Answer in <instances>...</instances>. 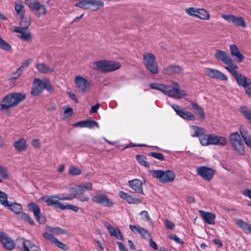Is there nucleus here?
<instances>
[{
	"instance_id": "nucleus-11",
	"label": "nucleus",
	"mask_w": 251,
	"mask_h": 251,
	"mask_svg": "<svg viewBox=\"0 0 251 251\" xmlns=\"http://www.w3.org/2000/svg\"><path fill=\"white\" fill-rule=\"evenodd\" d=\"M204 73L205 75L213 78L224 81H227L228 79L227 76L226 75L218 70L205 68L204 70Z\"/></svg>"
},
{
	"instance_id": "nucleus-18",
	"label": "nucleus",
	"mask_w": 251,
	"mask_h": 251,
	"mask_svg": "<svg viewBox=\"0 0 251 251\" xmlns=\"http://www.w3.org/2000/svg\"><path fill=\"white\" fill-rule=\"evenodd\" d=\"M0 240L6 249L11 251L15 247V243L13 240L3 232L0 231Z\"/></svg>"
},
{
	"instance_id": "nucleus-52",
	"label": "nucleus",
	"mask_w": 251,
	"mask_h": 251,
	"mask_svg": "<svg viewBox=\"0 0 251 251\" xmlns=\"http://www.w3.org/2000/svg\"><path fill=\"white\" fill-rule=\"evenodd\" d=\"M42 81L44 89H46L49 92L53 91L54 89L48 79H44Z\"/></svg>"
},
{
	"instance_id": "nucleus-40",
	"label": "nucleus",
	"mask_w": 251,
	"mask_h": 251,
	"mask_svg": "<svg viewBox=\"0 0 251 251\" xmlns=\"http://www.w3.org/2000/svg\"><path fill=\"white\" fill-rule=\"evenodd\" d=\"M68 198H72L71 200L77 198L81 201H88L89 200V197L84 194H71L68 195Z\"/></svg>"
},
{
	"instance_id": "nucleus-60",
	"label": "nucleus",
	"mask_w": 251,
	"mask_h": 251,
	"mask_svg": "<svg viewBox=\"0 0 251 251\" xmlns=\"http://www.w3.org/2000/svg\"><path fill=\"white\" fill-rule=\"evenodd\" d=\"M79 185L81 186V188L85 189V191H90L92 190L93 188L92 183L91 182L82 183L79 184Z\"/></svg>"
},
{
	"instance_id": "nucleus-49",
	"label": "nucleus",
	"mask_w": 251,
	"mask_h": 251,
	"mask_svg": "<svg viewBox=\"0 0 251 251\" xmlns=\"http://www.w3.org/2000/svg\"><path fill=\"white\" fill-rule=\"evenodd\" d=\"M136 158L139 163L144 166L147 167L149 165V163L147 161V158L143 155H137Z\"/></svg>"
},
{
	"instance_id": "nucleus-51",
	"label": "nucleus",
	"mask_w": 251,
	"mask_h": 251,
	"mask_svg": "<svg viewBox=\"0 0 251 251\" xmlns=\"http://www.w3.org/2000/svg\"><path fill=\"white\" fill-rule=\"evenodd\" d=\"M15 9L17 13L20 16L24 14V6L20 3H16Z\"/></svg>"
},
{
	"instance_id": "nucleus-43",
	"label": "nucleus",
	"mask_w": 251,
	"mask_h": 251,
	"mask_svg": "<svg viewBox=\"0 0 251 251\" xmlns=\"http://www.w3.org/2000/svg\"><path fill=\"white\" fill-rule=\"evenodd\" d=\"M200 8L190 7L185 9V13L190 17L197 18Z\"/></svg>"
},
{
	"instance_id": "nucleus-1",
	"label": "nucleus",
	"mask_w": 251,
	"mask_h": 251,
	"mask_svg": "<svg viewBox=\"0 0 251 251\" xmlns=\"http://www.w3.org/2000/svg\"><path fill=\"white\" fill-rule=\"evenodd\" d=\"M172 86L159 83H151L150 87L152 89L158 90L170 97L180 99L187 95L186 92L180 89L177 82L173 81Z\"/></svg>"
},
{
	"instance_id": "nucleus-38",
	"label": "nucleus",
	"mask_w": 251,
	"mask_h": 251,
	"mask_svg": "<svg viewBox=\"0 0 251 251\" xmlns=\"http://www.w3.org/2000/svg\"><path fill=\"white\" fill-rule=\"evenodd\" d=\"M104 2L101 0H91L90 10L92 11H97L103 7Z\"/></svg>"
},
{
	"instance_id": "nucleus-45",
	"label": "nucleus",
	"mask_w": 251,
	"mask_h": 251,
	"mask_svg": "<svg viewBox=\"0 0 251 251\" xmlns=\"http://www.w3.org/2000/svg\"><path fill=\"white\" fill-rule=\"evenodd\" d=\"M91 0H83L75 3V6L81 8L90 10Z\"/></svg>"
},
{
	"instance_id": "nucleus-23",
	"label": "nucleus",
	"mask_w": 251,
	"mask_h": 251,
	"mask_svg": "<svg viewBox=\"0 0 251 251\" xmlns=\"http://www.w3.org/2000/svg\"><path fill=\"white\" fill-rule=\"evenodd\" d=\"M105 226L108 229L111 236H115L117 239L124 240V237L121 233L120 230L118 228H115L112 225L106 223L104 224Z\"/></svg>"
},
{
	"instance_id": "nucleus-19",
	"label": "nucleus",
	"mask_w": 251,
	"mask_h": 251,
	"mask_svg": "<svg viewBox=\"0 0 251 251\" xmlns=\"http://www.w3.org/2000/svg\"><path fill=\"white\" fill-rule=\"evenodd\" d=\"M44 90L43 81L39 78H36L34 80L33 84V87L31 94L33 96H36L41 94Z\"/></svg>"
},
{
	"instance_id": "nucleus-47",
	"label": "nucleus",
	"mask_w": 251,
	"mask_h": 251,
	"mask_svg": "<svg viewBox=\"0 0 251 251\" xmlns=\"http://www.w3.org/2000/svg\"><path fill=\"white\" fill-rule=\"evenodd\" d=\"M49 231L54 235L63 234L66 233V231L58 227H50Z\"/></svg>"
},
{
	"instance_id": "nucleus-41",
	"label": "nucleus",
	"mask_w": 251,
	"mask_h": 251,
	"mask_svg": "<svg viewBox=\"0 0 251 251\" xmlns=\"http://www.w3.org/2000/svg\"><path fill=\"white\" fill-rule=\"evenodd\" d=\"M21 18V25L23 29H26L31 24V20L29 17H26L25 15L20 16Z\"/></svg>"
},
{
	"instance_id": "nucleus-33",
	"label": "nucleus",
	"mask_w": 251,
	"mask_h": 251,
	"mask_svg": "<svg viewBox=\"0 0 251 251\" xmlns=\"http://www.w3.org/2000/svg\"><path fill=\"white\" fill-rule=\"evenodd\" d=\"M32 60L31 58H29L23 62L21 66L16 72V74L17 75V76L13 77L12 79L16 80L18 77L21 76L23 71L25 70L27 68V67L32 62Z\"/></svg>"
},
{
	"instance_id": "nucleus-2",
	"label": "nucleus",
	"mask_w": 251,
	"mask_h": 251,
	"mask_svg": "<svg viewBox=\"0 0 251 251\" xmlns=\"http://www.w3.org/2000/svg\"><path fill=\"white\" fill-rule=\"evenodd\" d=\"M200 142L204 146L212 145L224 147L227 144V140L226 137L215 134L203 135L200 137Z\"/></svg>"
},
{
	"instance_id": "nucleus-14",
	"label": "nucleus",
	"mask_w": 251,
	"mask_h": 251,
	"mask_svg": "<svg viewBox=\"0 0 251 251\" xmlns=\"http://www.w3.org/2000/svg\"><path fill=\"white\" fill-rule=\"evenodd\" d=\"M198 175L201 176L204 179L210 181L215 174V171L210 168L206 166H201L197 169Z\"/></svg>"
},
{
	"instance_id": "nucleus-44",
	"label": "nucleus",
	"mask_w": 251,
	"mask_h": 251,
	"mask_svg": "<svg viewBox=\"0 0 251 251\" xmlns=\"http://www.w3.org/2000/svg\"><path fill=\"white\" fill-rule=\"evenodd\" d=\"M9 203L7 195L0 190V204L6 207L9 206Z\"/></svg>"
},
{
	"instance_id": "nucleus-29",
	"label": "nucleus",
	"mask_w": 251,
	"mask_h": 251,
	"mask_svg": "<svg viewBox=\"0 0 251 251\" xmlns=\"http://www.w3.org/2000/svg\"><path fill=\"white\" fill-rule=\"evenodd\" d=\"M234 222L245 232L251 234V226L249 224L239 219L235 220Z\"/></svg>"
},
{
	"instance_id": "nucleus-48",
	"label": "nucleus",
	"mask_w": 251,
	"mask_h": 251,
	"mask_svg": "<svg viewBox=\"0 0 251 251\" xmlns=\"http://www.w3.org/2000/svg\"><path fill=\"white\" fill-rule=\"evenodd\" d=\"M69 174L71 176H78L82 173L81 170L75 166H71L69 170Z\"/></svg>"
},
{
	"instance_id": "nucleus-42",
	"label": "nucleus",
	"mask_w": 251,
	"mask_h": 251,
	"mask_svg": "<svg viewBox=\"0 0 251 251\" xmlns=\"http://www.w3.org/2000/svg\"><path fill=\"white\" fill-rule=\"evenodd\" d=\"M191 127L193 129L194 132V133L192 135V137H199L200 135L205 133V130L204 128L197 126H192Z\"/></svg>"
},
{
	"instance_id": "nucleus-31",
	"label": "nucleus",
	"mask_w": 251,
	"mask_h": 251,
	"mask_svg": "<svg viewBox=\"0 0 251 251\" xmlns=\"http://www.w3.org/2000/svg\"><path fill=\"white\" fill-rule=\"evenodd\" d=\"M14 146L19 152H22L26 150L27 145L25 139L21 138L14 142Z\"/></svg>"
},
{
	"instance_id": "nucleus-9",
	"label": "nucleus",
	"mask_w": 251,
	"mask_h": 251,
	"mask_svg": "<svg viewBox=\"0 0 251 251\" xmlns=\"http://www.w3.org/2000/svg\"><path fill=\"white\" fill-rule=\"evenodd\" d=\"M215 57L227 65L225 67L226 70V68L230 69L236 64L227 52L222 50H217L215 52Z\"/></svg>"
},
{
	"instance_id": "nucleus-37",
	"label": "nucleus",
	"mask_w": 251,
	"mask_h": 251,
	"mask_svg": "<svg viewBox=\"0 0 251 251\" xmlns=\"http://www.w3.org/2000/svg\"><path fill=\"white\" fill-rule=\"evenodd\" d=\"M240 112L247 119L248 122L251 125V111L246 106H242L240 108Z\"/></svg>"
},
{
	"instance_id": "nucleus-28",
	"label": "nucleus",
	"mask_w": 251,
	"mask_h": 251,
	"mask_svg": "<svg viewBox=\"0 0 251 251\" xmlns=\"http://www.w3.org/2000/svg\"><path fill=\"white\" fill-rule=\"evenodd\" d=\"M239 131L245 143L251 149V136L249 134L248 130L243 126H241Z\"/></svg>"
},
{
	"instance_id": "nucleus-17",
	"label": "nucleus",
	"mask_w": 251,
	"mask_h": 251,
	"mask_svg": "<svg viewBox=\"0 0 251 251\" xmlns=\"http://www.w3.org/2000/svg\"><path fill=\"white\" fill-rule=\"evenodd\" d=\"M183 69L179 65H171L164 68L162 73L165 75H179L182 73Z\"/></svg>"
},
{
	"instance_id": "nucleus-39",
	"label": "nucleus",
	"mask_w": 251,
	"mask_h": 251,
	"mask_svg": "<svg viewBox=\"0 0 251 251\" xmlns=\"http://www.w3.org/2000/svg\"><path fill=\"white\" fill-rule=\"evenodd\" d=\"M7 207L9 208L11 211L16 214H19L20 215V213H22V206L17 203L15 202L11 204L9 203V206Z\"/></svg>"
},
{
	"instance_id": "nucleus-58",
	"label": "nucleus",
	"mask_w": 251,
	"mask_h": 251,
	"mask_svg": "<svg viewBox=\"0 0 251 251\" xmlns=\"http://www.w3.org/2000/svg\"><path fill=\"white\" fill-rule=\"evenodd\" d=\"M43 236L46 239L50 241L52 243H54L55 242V241H56V240L57 239V238H55L52 235V234H50L48 232L44 233L43 234Z\"/></svg>"
},
{
	"instance_id": "nucleus-10",
	"label": "nucleus",
	"mask_w": 251,
	"mask_h": 251,
	"mask_svg": "<svg viewBox=\"0 0 251 251\" xmlns=\"http://www.w3.org/2000/svg\"><path fill=\"white\" fill-rule=\"evenodd\" d=\"M93 202L100 204L105 207H110L114 205V202L104 193H97L92 198Z\"/></svg>"
},
{
	"instance_id": "nucleus-4",
	"label": "nucleus",
	"mask_w": 251,
	"mask_h": 251,
	"mask_svg": "<svg viewBox=\"0 0 251 251\" xmlns=\"http://www.w3.org/2000/svg\"><path fill=\"white\" fill-rule=\"evenodd\" d=\"M229 141L232 148L238 155L245 154V146L240 134L237 132L232 133L229 135Z\"/></svg>"
},
{
	"instance_id": "nucleus-24",
	"label": "nucleus",
	"mask_w": 251,
	"mask_h": 251,
	"mask_svg": "<svg viewBox=\"0 0 251 251\" xmlns=\"http://www.w3.org/2000/svg\"><path fill=\"white\" fill-rule=\"evenodd\" d=\"M74 126H79L81 127H87L89 128H93L95 126L99 127V124L98 122L95 121L88 120L77 122L74 125Z\"/></svg>"
},
{
	"instance_id": "nucleus-64",
	"label": "nucleus",
	"mask_w": 251,
	"mask_h": 251,
	"mask_svg": "<svg viewBox=\"0 0 251 251\" xmlns=\"http://www.w3.org/2000/svg\"><path fill=\"white\" fill-rule=\"evenodd\" d=\"M244 88L245 89L247 94L251 98V81L248 82Z\"/></svg>"
},
{
	"instance_id": "nucleus-20",
	"label": "nucleus",
	"mask_w": 251,
	"mask_h": 251,
	"mask_svg": "<svg viewBox=\"0 0 251 251\" xmlns=\"http://www.w3.org/2000/svg\"><path fill=\"white\" fill-rule=\"evenodd\" d=\"M199 213L206 223L211 225L215 224L216 218L215 214L203 210H199Z\"/></svg>"
},
{
	"instance_id": "nucleus-30",
	"label": "nucleus",
	"mask_w": 251,
	"mask_h": 251,
	"mask_svg": "<svg viewBox=\"0 0 251 251\" xmlns=\"http://www.w3.org/2000/svg\"><path fill=\"white\" fill-rule=\"evenodd\" d=\"M106 73L111 72L119 69L121 67V64L118 62L108 61L105 60Z\"/></svg>"
},
{
	"instance_id": "nucleus-57",
	"label": "nucleus",
	"mask_w": 251,
	"mask_h": 251,
	"mask_svg": "<svg viewBox=\"0 0 251 251\" xmlns=\"http://www.w3.org/2000/svg\"><path fill=\"white\" fill-rule=\"evenodd\" d=\"M126 201L129 203H138L142 202L141 199L138 198H133L131 196H129Z\"/></svg>"
},
{
	"instance_id": "nucleus-12",
	"label": "nucleus",
	"mask_w": 251,
	"mask_h": 251,
	"mask_svg": "<svg viewBox=\"0 0 251 251\" xmlns=\"http://www.w3.org/2000/svg\"><path fill=\"white\" fill-rule=\"evenodd\" d=\"M27 206L29 210L33 213L35 217L40 224H43L46 222V219L41 213L40 208L38 205L34 202H30L28 203Z\"/></svg>"
},
{
	"instance_id": "nucleus-59",
	"label": "nucleus",
	"mask_w": 251,
	"mask_h": 251,
	"mask_svg": "<svg viewBox=\"0 0 251 251\" xmlns=\"http://www.w3.org/2000/svg\"><path fill=\"white\" fill-rule=\"evenodd\" d=\"M8 176L7 170L0 165V176L2 178L6 179Z\"/></svg>"
},
{
	"instance_id": "nucleus-55",
	"label": "nucleus",
	"mask_w": 251,
	"mask_h": 251,
	"mask_svg": "<svg viewBox=\"0 0 251 251\" xmlns=\"http://www.w3.org/2000/svg\"><path fill=\"white\" fill-rule=\"evenodd\" d=\"M53 244H54L59 248L63 250V251H67L68 250V246L60 242L57 239L56 240V241Z\"/></svg>"
},
{
	"instance_id": "nucleus-35",
	"label": "nucleus",
	"mask_w": 251,
	"mask_h": 251,
	"mask_svg": "<svg viewBox=\"0 0 251 251\" xmlns=\"http://www.w3.org/2000/svg\"><path fill=\"white\" fill-rule=\"evenodd\" d=\"M105 60L94 62L92 68L100 72H106Z\"/></svg>"
},
{
	"instance_id": "nucleus-62",
	"label": "nucleus",
	"mask_w": 251,
	"mask_h": 251,
	"mask_svg": "<svg viewBox=\"0 0 251 251\" xmlns=\"http://www.w3.org/2000/svg\"><path fill=\"white\" fill-rule=\"evenodd\" d=\"M170 238L172 240H173L178 244H183L184 243L183 241L180 238H179L178 237H177L176 235L174 234H171L170 235Z\"/></svg>"
},
{
	"instance_id": "nucleus-3",
	"label": "nucleus",
	"mask_w": 251,
	"mask_h": 251,
	"mask_svg": "<svg viewBox=\"0 0 251 251\" xmlns=\"http://www.w3.org/2000/svg\"><path fill=\"white\" fill-rule=\"evenodd\" d=\"M26 98V95L20 93H15L5 96L2 100L4 110H8L11 107L17 106Z\"/></svg>"
},
{
	"instance_id": "nucleus-32",
	"label": "nucleus",
	"mask_w": 251,
	"mask_h": 251,
	"mask_svg": "<svg viewBox=\"0 0 251 251\" xmlns=\"http://www.w3.org/2000/svg\"><path fill=\"white\" fill-rule=\"evenodd\" d=\"M191 103L194 113L197 115L199 116L201 119L204 120L205 118V114L202 108L193 101H191Z\"/></svg>"
},
{
	"instance_id": "nucleus-5",
	"label": "nucleus",
	"mask_w": 251,
	"mask_h": 251,
	"mask_svg": "<svg viewBox=\"0 0 251 251\" xmlns=\"http://www.w3.org/2000/svg\"><path fill=\"white\" fill-rule=\"evenodd\" d=\"M152 176L158 179L163 183H168L174 181L176 175L174 172L171 170L163 171L162 170H151L150 171Z\"/></svg>"
},
{
	"instance_id": "nucleus-13",
	"label": "nucleus",
	"mask_w": 251,
	"mask_h": 251,
	"mask_svg": "<svg viewBox=\"0 0 251 251\" xmlns=\"http://www.w3.org/2000/svg\"><path fill=\"white\" fill-rule=\"evenodd\" d=\"M222 18L228 23H232L235 26L243 28L247 26L245 20L241 17H237L233 15H223Z\"/></svg>"
},
{
	"instance_id": "nucleus-56",
	"label": "nucleus",
	"mask_w": 251,
	"mask_h": 251,
	"mask_svg": "<svg viewBox=\"0 0 251 251\" xmlns=\"http://www.w3.org/2000/svg\"><path fill=\"white\" fill-rule=\"evenodd\" d=\"M150 155L153 158H156L159 160H164L165 157L162 153L155 152H151L150 153Z\"/></svg>"
},
{
	"instance_id": "nucleus-34",
	"label": "nucleus",
	"mask_w": 251,
	"mask_h": 251,
	"mask_svg": "<svg viewBox=\"0 0 251 251\" xmlns=\"http://www.w3.org/2000/svg\"><path fill=\"white\" fill-rule=\"evenodd\" d=\"M197 18L203 21H208L210 19V14L209 12L206 9L200 8Z\"/></svg>"
},
{
	"instance_id": "nucleus-63",
	"label": "nucleus",
	"mask_w": 251,
	"mask_h": 251,
	"mask_svg": "<svg viewBox=\"0 0 251 251\" xmlns=\"http://www.w3.org/2000/svg\"><path fill=\"white\" fill-rule=\"evenodd\" d=\"M25 243H26L28 248H30V249L33 250L35 251H38L39 250V248L34 244L32 243L30 241L26 240V242Z\"/></svg>"
},
{
	"instance_id": "nucleus-6",
	"label": "nucleus",
	"mask_w": 251,
	"mask_h": 251,
	"mask_svg": "<svg viewBox=\"0 0 251 251\" xmlns=\"http://www.w3.org/2000/svg\"><path fill=\"white\" fill-rule=\"evenodd\" d=\"M144 63L147 69L152 74L158 73V66L155 55L150 52H146L143 54Z\"/></svg>"
},
{
	"instance_id": "nucleus-7",
	"label": "nucleus",
	"mask_w": 251,
	"mask_h": 251,
	"mask_svg": "<svg viewBox=\"0 0 251 251\" xmlns=\"http://www.w3.org/2000/svg\"><path fill=\"white\" fill-rule=\"evenodd\" d=\"M72 198H68V195L61 194L59 195H52L42 198L48 205L54 206L56 208L62 210L64 203L60 201L71 200Z\"/></svg>"
},
{
	"instance_id": "nucleus-25",
	"label": "nucleus",
	"mask_w": 251,
	"mask_h": 251,
	"mask_svg": "<svg viewBox=\"0 0 251 251\" xmlns=\"http://www.w3.org/2000/svg\"><path fill=\"white\" fill-rule=\"evenodd\" d=\"M36 67L41 74H51L54 71V68L49 66L45 63H38L36 65Z\"/></svg>"
},
{
	"instance_id": "nucleus-16",
	"label": "nucleus",
	"mask_w": 251,
	"mask_h": 251,
	"mask_svg": "<svg viewBox=\"0 0 251 251\" xmlns=\"http://www.w3.org/2000/svg\"><path fill=\"white\" fill-rule=\"evenodd\" d=\"M172 107L180 117L184 119L191 121H194L196 119L195 115L192 113L184 110L177 105L173 104Z\"/></svg>"
},
{
	"instance_id": "nucleus-54",
	"label": "nucleus",
	"mask_w": 251,
	"mask_h": 251,
	"mask_svg": "<svg viewBox=\"0 0 251 251\" xmlns=\"http://www.w3.org/2000/svg\"><path fill=\"white\" fill-rule=\"evenodd\" d=\"M69 190L70 192L74 191H75V193L74 194H84V192L85 191V189H83L82 188H81V186L78 185L77 186V188H75V187H70L69 188Z\"/></svg>"
},
{
	"instance_id": "nucleus-46",
	"label": "nucleus",
	"mask_w": 251,
	"mask_h": 251,
	"mask_svg": "<svg viewBox=\"0 0 251 251\" xmlns=\"http://www.w3.org/2000/svg\"><path fill=\"white\" fill-rule=\"evenodd\" d=\"M18 218L20 220L24 221L25 222H28L31 225H33L34 224L33 220L29 217V216L25 213H21L18 216Z\"/></svg>"
},
{
	"instance_id": "nucleus-53",
	"label": "nucleus",
	"mask_w": 251,
	"mask_h": 251,
	"mask_svg": "<svg viewBox=\"0 0 251 251\" xmlns=\"http://www.w3.org/2000/svg\"><path fill=\"white\" fill-rule=\"evenodd\" d=\"M69 209L72 210L75 212H77L79 208L75 205H74L71 204L64 203L62 210Z\"/></svg>"
},
{
	"instance_id": "nucleus-15",
	"label": "nucleus",
	"mask_w": 251,
	"mask_h": 251,
	"mask_svg": "<svg viewBox=\"0 0 251 251\" xmlns=\"http://www.w3.org/2000/svg\"><path fill=\"white\" fill-rule=\"evenodd\" d=\"M75 81L76 87L78 91L82 94L86 92L90 86V83L84 77L80 75L75 76Z\"/></svg>"
},
{
	"instance_id": "nucleus-21",
	"label": "nucleus",
	"mask_w": 251,
	"mask_h": 251,
	"mask_svg": "<svg viewBox=\"0 0 251 251\" xmlns=\"http://www.w3.org/2000/svg\"><path fill=\"white\" fill-rule=\"evenodd\" d=\"M142 182L138 179H134L128 181V185L136 193L144 194Z\"/></svg>"
},
{
	"instance_id": "nucleus-61",
	"label": "nucleus",
	"mask_w": 251,
	"mask_h": 251,
	"mask_svg": "<svg viewBox=\"0 0 251 251\" xmlns=\"http://www.w3.org/2000/svg\"><path fill=\"white\" fill-rule=\"evenodd\" d=\"M140 215L142 219L146 221H150L151 218L148 212L147 211L144 210L140 213Z\"/></svg>"
},
{
	"instance_id": "nucleus-36",
	"label": "nucleus",
	"mask_w": 251,
	"mask_h": 251,
	"mask_svg": "<svg viewBox=\"0 0 251 251\" xmlns=\"http://www.w3.org/2000/svg\"><path fill=\"white\" fill-rule=\"evenodd\" d=\"M25 29L22 27H17L15 29V31L21 34V38L23 40L28 41L31 39V34L29 31H25Z\"/></svg>"
},
{
	"instance_id": "nucleus-50",
	"label": "nucleus",
	"mask_w": 251,
	"mask_h": 251,
	"mask_svg": "<svg viewBox=\"0 0 251 251\" xmlns=\"http://www.w3.org/2000/svg\"><path fill=\"white\" fill-rule=\"evenodd\" d=\"M0 48L5 51H10L11 50V46L8 44L7 42H5L0 37Z\"/></svg>"
},
{
	"instance_id": "nucleus-26",
	"label": "nucleus",
	"mask_w": 251,
	"mask_h": 251,
	"mask_svg": "<svg viewBox=\"0 0 251 251\" xmlns=\"http://www.w3.org/2000/svg\"><path fill=\"white\" fill-rule=\"evenodd\" d=\"M129 228L134 233H140L143 238L148 239L151 237V234L148 231L142 227L130 225Z\"/></svg>"
},
{
	"instance_id": "nucleus-22",
	"label": "nucleus",
	"mask_w": 251,
	"mask_h": 251,
	"mask_svg": "<svg viewBox=\"0 0 251 251\" xmlns=\"http://www.w3.org/2000/svg\"><path fill=\"white\" fill-rule=\"evenodd\" d=\"M230 54L232 57L239 63L243 61L244 59V55L241 53L237 46L234 44L229 46Z\"/></svg>"
},
{
	"instance_id": "nucleus-8",
	"label": "nucleus",
	"mask_w": 251,
	"mask_h": 251,
	"mask_svg": "<svg viewBox=\"0 0 251 251\" xmlns=\"http://www.w3.org/2000/svg\"><path fill=\"white\" fill-rule=\"evenodd\" d=\"M238 69V66L236 64L230 69L226 68V70L233 76L240 86L245 87L248 83L251 81V79L246 77L244 75L237 71Z\"/></svg>"
},
{
	"instance_id": "nucleus-27",
	"label": "nucleus",
	"mask_w": 251,
	"mask_h": 251,
	"mask_svg": "<svg viewBox=\"0 0 251 251\" xmlns=\"http://www.w3.org/2000/svg\"><path fill=\"white\" fill-rule=\"evenodd\" d=\"M27 5L33 10L37 11L41 9L42 14L44 15L47 13V9L45 6L44 5H41L38 1H27Z\"/></svg>"
}]
</instances>
